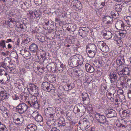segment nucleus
<instances>
[{
    "label": "nucleus",
    "mask_w": 131,
    "mask_h": 131,
    "mask_svg": "<svg viewBox=\"0 0 131 131\" xmlns=\"http://www.w3.org/2000/svg\"><path fill=\"white\" fill-rule=\"evenodd\" d=\"M28 108V106L25 103H20L16 107V111L20 114H22L26 112Z\"/></svg>",
    "instance_id": "nucleus-1"
},
{
    "label": "nucleus",
    "mask_w": 131,
    "mask_h": 131,
    "mask_svg": "<svg viewBox=\"0 0 131 131\" xmlns=\"http://www.w3.org/2000/svg\"><path fill=\"white\" fill-rule=\"evenodd\" d=\"M70 6L71 8L76 11L81 10L83 7L81 3L78 0H73Z\"/></svg>",
    "instance_id": "nucleus-2"
},
{
    "label": "nucleus",
    "mask_w": 131,
    "mask_h": 131,
    "mask_svg": "<svg viewBox=\"0 0 131 131\" xmlns=\"http://www.w3.org/2000/svg\"><path fill=\"white\" fill-rule=\"evenodd\" d=\"M13 122L16 125L21 124L23 122L24 119L21 115L15 113L13 116Z\"/></svg>",
    "instance_id": "nucleus-3"
},
{
    "label": "nucleus",
    "mask_w": 131,
    "mask_h": 131,
    "mask_svg": "<svg viewBox=\"0 0 131 131\" xmlns=\"http://www.w3.org/2000/svg\"><path fill=\"white\" fill-rule=\"evenodd\" d=\"M79 55H75L71 57V61L73 65L79 66L82 63L83 59L81 58H79Z\"/></svg>",
    "instance_id": "nucleus-4"
},
{
    "label": "nucleus",
    "mask_w": 131,
    "mask_h": 131,
    "mask_svg": "<svg viewBox=\"0 0 131 131\" xmlns=\"http://www.w3.org/2000/svg\"><path fill=\"white\" fill-rule=\"evenodd\" d=\"M95 116L96 119L101 124L103 125L106 123L107 124L108 122L105 116L101 115L98 113H96Z\"/></svg>",
    "instance_id": "nucleus-5"
},
{
    "label": "nucleus",
    "mask_w": 131,
    "mask_h": 131,
    "mask_svg": "<svg viewBox=\"0 0 131 131\" xmlns=\"http://www.w3.org/2000/svg\"><path fill=\"white\" fill-rule=\"evenodd\" d=\"M105 0H96L94 6L96 9L99 10L103 8L105 6Z\"/></svg>",
    "instance_id": "nucleus-6"
},
{
    "label": "nucleus",
    "mask_w": 131,
    "mask_h": 131,
    "mask_svg": "<svg viewBox=\"0 0 131 131\" xmlns=\"http://www.w3.org/2000/svg\"><path fill=\"white\" fill-rule=\"evenodd\" d=\"M116 71L119 75H129V68L127 67L124 68L123 69H120V67H118L116 69Z\"/></svg>",
    "instance_id": "nucleus-7"
},
{
    "label": "nucleus",
    "mask_w": 131,
    "mask_h": 131,
    "mask_svg": "<svg viewBox=\"0 0 131 131\" xmlns=\"http://www.w3.org/2000/svg\"><path fill=\"white\" fill-rule=\"evenodd\" d=\"M7 62L9 63L10 62V60L9 58L7 57L5 58L4 60V62H1L0 63V67H2L6 69H7L8 68H9V69L10 70V71L9 72V73H13V71H12V70L11 68H9L8 66L7 65Z\"/></svg>",
    "instance_id": "nucleus-8"
},
{
    "label": "nucleus",
    "mask_w": 131,
    "mask_h": 131,
    "mask_svg": "<svg viewBox=\"0 0 131 131\" xmlns=\"http://www.w3.org/2000/svg\"><path fill=\"white\" fill-rule=\"evenodd\" d=\"M20 4L21 8L24 9L29 8L31 6L30 0H26L25 2L20 1Z\"/></svg>",
    "instance_id": "nucleus-9"
},
{
    "label": "nucleus",
    "mask_w": 131,
    "mask_h": 131,
    "mask_svg": "<svg viewBox=\"0 0 131 131\" xmlns=\"http://www.w3.org/2000/svg\"><path fill=\"white\" fill-rule=\"evenodd\" d=\"M57 62L55 63L51 62L48 63L47 66L46 68L48 71L52 72L57 73V72L56 68V64L57 63Z\"/></svg>",
    "instance_id": "nucleus-10"
},
{
    "label": "nucleus",
    "mask_w": 131,
    "mask_h": 131,
    "mask_svg": "<svg viewBox=\"0 0 131 131\" xmlns=\"http://www.w3.org/2000/svg\"><path fill=\"white\" fill-rule=\"evenodd\" d=\"M56 61L57 62L56 64V70H58L59 72H62L64 70L65 66L59 60H56Z\"/></svg>",
    "instance_id": "nucleus-11"
},
{
    "label": "nucleus",
    "mask_w": 131,
    "mask_h": 131,
    "mask_svg": "<svg viewBox=\"0 0 131 131\" xmlns=\"http://www.w3.org/2000/svg\"><path fill=\"white\" fill-rule=\"evenodd\" d=\"M105 113L107 117L108 118L115 117L117 115L115 111L112 109H107L105 111Z\"/></svg>",
    "instance_id": "nucleus-12"
},
{
    "label": "nucleus",
    "mask_w": 131,
    "mask_h": 131,
    "mask_svg": "<svg viewBox=\"0 0 131 131\" xmlns=\"http://www.w3.org/2000/svg\"><path fill=\"white\" fill-rule=\"evenodd\" d=\"M116 62L117 65L119 66V67L124 66L125 65V59L123 56H118L116 60Z\"/></svg>",
    "instance_id": "nucleus-13"
},
{
    "label": "nucleus",
    "mask_w": 131,
    "mask_h": 131,
    "mask_svg": "<svg viewBox=\"0 0 131 131\" xmlns=\"http://www.w3.org/2000/svg\"><path fill=\"white\" fill-rule=\"evenodd\" d=\"M102 21L105 24L110 25L113 21V19L111 16H106L103 18Z\"/></svg>",
    "instance_id": "nucleus-14"
},
{
    "label": "nucleus",
    "mask_w": 131,
    "mask_h": 131,
    "mask_svg": "<svg viewBox=\"0 0 131 131\" xmlns=\"http://www.w3.org/2000/svg\"><path fill=\"white\" fill-rule=\"evenodd\" d=\"M83 103L86 105H88L89 103L90 99L88 94L86 93H83L82 94Z\"/></svg>",
    "instance_id": "nucleus-15"
},
{
    "label": "nucleus",
    "mask_w": 131,
    "mask_h": 131,
    "mask_svg": "<svg viewBox=\"0 0 131 131\" xmlns=\"http://www.w3.org/2000/svg\"><path fill=\"white\" fill-rule=\"evenodd\" d=\"M102 34L103 36L106 39H109L111 38L112 34V33L106 29H104L102 31Z\"/></svg>",
    "instance_id": "nucleus-16"
},
{
    "label": "nucleus",
    "mask_w": 131,
    "mask_h": 131,
    "mask_svg": "<svg viewBox=\"0 0 131 131\" xmlns=\"http://www.w3.org/2000/svg\"><path fill=\"white\" fill-rule=\"evenodd\" d=\"M38 88L35 85L31 84L30 86L29 89L31 91V94L35 95H37L39 94L38 92Z\"/></svg>",
    "instance_id": "nucleus-17"
},
{
    "label": "nucleus",
    "mask_w": 131,
    "mask_h": 131,
    "mask_svg": "<svg viewBox=\"0 0 131 131\" xmlns=\"http://www.w3.org/2000/svg\"><path fill=\"white\" fill-rule=\"evenodd\" d=\"M21 20V19L19 18L18 21H16L14 18H9L8 21V25L10 27H13L17 24V22H20Z\"/></svg>",
    "instance_id": "nucleus-18"
},
{
    "label": "nucleus",
    "mask_w": 131,
    "mask_h": 131,
    "mask_svg": "<svg viewBox=\"0 0 131 131\" xmlns=\"http://www.w3.org/2000/svg\"><path fill=\"white\" fill-rule=\"evenodd\" d=\"M21 54L23 57L28 59L30 58L31 55L29 52L26 49H22L20 51Z\"/></svg>",
    "instance_id": "nucleus-19"
},
{
    "label": "nucleus",
    "mask_w": 131,
    "mask_h": 131,
    "mask_svg": "<svg viewBox=\"0 0 131 131\" xmlns=\"http://www.w3.org/2000/svg\"><path fill=\"white\" fill-rule=\"evenodd\" d=\"M32 117L35 120L38 122H40L42 121L43 118L42 116L37 112L33 113L32 114Z\"/></svg>",
    "instance_id": "nucleus-20"
},
{
    "label": "nucleus",
    "mask_w": 131,
    "mask_h": 131,
    "mask_svg": "<svg viewBox=\"0 0 131 131\" xmlns=\"http://www.w3.org/2000/svg\"><path fill=\"white\" fill-rule=\"evenodd\" d=\"M0 110L3 116L5 118H7L9 116V111L5 107H1Z\"/></svg>",
    "instance_id": "nucleus-21"
},
{
    "label": "nucleus",
    "mask_w": 131,
    "mask_h": 131,
    "mask_svg": "<svg viewBox=\"0 0 131 131\" xmlns=\"http://www.w3.org/2000/svg\"><path fill=\"white\" fill-rule=\"evenodd\" d=\"M37 100L36 99H34L28 101V103L30 106L37 109L39 107V106Z\"/></svg>",
    "instance_id": "nucleus-22"
},
{
    "label": "nucleus",
    "mask_w": 131,
    "mask_h": 131,
    "mask_svg": "<svg viewBox=\"0 0 131 131\" xmlns=\"http://www.w3.org/2000/svg\"><path fill=\"white\" fill-rule=\"evenodd\" d=\"M116 28L118 30H120L124 28V24L123 21L119 20L117 21L115 24Z\"/></svg>",
    "instance_id": "nucleus-23"
},
{
    "label": "nucleus",
    "mask_w": 131,
    "mask_h": 131,
    "mask_svg": "<svg viewBox=\"0 0 131 131\" xmlns=\"http://www.w3.org/2000/svg\"><path fill=\"white\" fill-rule=\"evenodd\" d=\"M37 129V126L35 124L31 123L28 125L25 129V131H35Z\"/></svg>",
    "instance_id": "nucleus-24"
},
{
    "label": "nucleus",
    "mask_w": 131,
    "mask_h": 131,
    "mask_svg": "<svg viewBox=\"0 0 131 131\" xmlns=\"http://www.w3.org/2000/svg\"><path fill=\"white\" fill-rule=\"evenodd\" d=\"M41 58L40 59L39 58V60L38 62L40 63L44 62V61H47L48 60L46 58V52L42 50L41 52L40 53Z\"/></svg>",
    "instance_id": "nucleus-25"
},
{
    "label": "nucleus",
    "mask_w": 131,
    "mask_h": 131,
    "mask_svg": "<svg viewBox=\"0 0 131 131\" xmlns=\"http://www.w3.org/2000/svg\"><path fill=\"white\" fill-rule=\"evenodd\" d=\"M29 50L31 52L37 53L38 47L35 43H32L29 46Z\"/></svg>",
    "instance_id": "nucleus-26"
},
{
    "label": "nucleus",
    "mask_w": 131,
    "mask_h": 131,
    "mask_svg": "<svg viewBox=\"0 0 131 131\" xmlns=\"http://www.w3.org/2000/svg\"><path fill=\"white\" fill-rule=\"evenodd\" d=\"M85 68L87 72L89 73H93L94 71V68L89 63H86L85 65Z\"/></svg>",
    "instance_id": "nucleus-27"
},
{
    "label": "nucleus",
    "mask_w": 131,
    "mask_h": 131,
    "mask_svg": "<svg viewBox=\"0 0 131 131\" xmlns=\"http://www.w3.org/2000/svg\"><path fill=\"white\" fill-rule=\"evenodd\" d=\"M89 46H86V51L88 56L91 58H93L95 55V53L96 52H94L89 50Z\"/></svg>",
    "instance_id": "nucleus-28"
},
{
    "label": "nucleus",
    "mask_w": 131,
    "mask_h": 131,
    "mask_svg": "<svg viewBox=\"0 0 131 131\" xmlns=\"http://www.w3.org/2000/svg\"><path fill=\"white\" fill-rule=\"evenodd\" d=\"M111 82H115L117 80L116 73L113 71L111 72L110 75Z\"/></svg>",
    "instance_id": "nucleus-29"
},
{
    "label": "nucleus",
    "mask_w": 131,
    "mask_h": 131,
    "mask_svg": "<svg viewBox=\"0 0 131 131\" xmlns=\"http://www.w3.org/2000/svg\"><path fill=\"white\" fill-rule=\"evenodd\" d=\"M116 33H117L118 36H119L121 38H123L125 37L127 32L126 30H123L117 31Z\"/></svg>",
    "instance_id": "nucleus-30"
},
{
    "label": "nucleus",
    "mask_w": 131,
    "mask_h": 131,
    "mask_svg": "<svg viewBox=\"0 0 131 131\" xmlns=\"http://www.w3.org/2000/svg\"><path fill=\"white\" fill-rule=\"evenodd\" d=\"M124 122V120L122 119L118 120L116 122V125L118 127H124L125 126L123 124V123Z\"/></svg>",
    "instance_id": "nucleus-31"
},
{
    "label": "nucleus",
    "mask_w": 131,
    "mask_h": 131,
    "mask_svg": "<svg viewBox=\"0 0 131 131\" xmlns=\"http://www.w3.org/2000/svg\"><path fill=\"white\" fill-rule=\"evenodd\" d=\"M36 13L35 12L32 10H29L27 13V15L30 19H33L36 17Z\"/></svg>",
    "instance_id": "nucleus-32"
},
{
    "label": "nucleus",
    "mask_w": 131,
    "mask_h": 131,
    "mask_svg": "<svg viewBox=\"0 0 131 131\" xmlns=\"http://www.w3.org/2000/svg\"><path fill=\"white\" fill-rule=\"evenodd\" d=\"M0 96L1 97H2L4 99H8L10 95L9 93L6 92L4 90L0 94Z\"/></svg>",
    "instance_id": "nucleus-33"
},
{
    "label": "nucleus",
    "mask_w": 131,
    "mask_h": 131,
    "mask_svg": "<svg viewBox=\"0 0 131 131\" xmlns=\"http://www.w3.org/2000/svg\"><path fill=\"white\" fill-rule=\"evenodd\" d=\"M44 69L45 68L44 67L41 68L39 67H37V69L35 70L36 73L39 75H40L43 72Z\"/></svg>",
    "instance_id": "nucleus-34"
},
{
    "label": "nucleus",
    "mask_w": 131,
    "mask_h": 131,
    "mask_svg": "<svg viewBox=\"0 0 131 131\" xmlns=\"http://www.w3.org/2000/svg\"><path fill=\"white\" fill-rule=\"evenodd\" d=\"M124 19L127 25L130 26H131V17L129 16H125L124 17Z\"/></svg>",
    "instance_id": "nucleus-35"
},
{
    "label": "nucleus",
    "mask_w": 131,
    "mask_h": 131,
    "mask_svg": "<svg viewBox=\"0 0 131 131\" xmlns=\"http://www.w3.org/2000/svg\"><path fill=\"white\" fill-rule=\"evenodd\" d=\"M121 39L118 34L117 35V34H115L114 37V39L118 44L121 43L122 42Z\"/></svg>",
    "instance_id": "nucleus-36"
},
{
    "label": "nucleus",
    "mask_w": 131,
    "mask_h": 131,
    "mask_svg": "<svg viewBox=\"0 0 131 131\" xmlns=\"http://www.w3.org/2000/svg\"><path fill=\"white\" fill-rule=\"evenodd\" d=\"M49 114L50 115V117L49 118V121H47V123L50 124V123H51V124H53L55 121V120L53 118V114L51 113Z\"/></svg>",
    "instance_id": "nucleus-37"
},
{
    "label": "nucleus",
    "mask_w": 131,
    "mask_h": 131,
    "mask_svg": "<svg viewBox=\"0 0 131 131\" xmlns=\"http://www.w3.org/2000/svg\"><path fill=\"white\" fill-rule=\"evenodd\" d=\"M111 14L112 18H117L119 16V15L118 12L115 10H113L111 12Z\"/></svg>",
    "instance_id": "nucleus-38"
},
{
    "label": "nucleus",
    "mask_w": 131,
    "mask_h": 131,
    "mask_svg": "<svg viewBox=\"0 0 131 131\" xmlns=\"http://www.w3.org/2000/svg\"><path fill=\"white\" fill-rule=\"evenodd\" d=\"M79 35L82 37H85L87 35L88 31H83L81 29H79L78 31Z\"/></svg>",
    "instance_id": "nucleus-39"
},
{
    "label": "nucleus",
    "mask_w": 131,
    "mask_h": 131,
    "mask_svg": "<svg viewBox=\"0 0 131 131\" xmlns=\"http://www.w3.org/2000/svg\"><path fill=\"white\" fill-rule=\"evenodd\" d=\"M105 43L103 41H99L97 43V46L98 48L101 50L104 45H105Z\"/></svg>",
    "instance_id": "nucleus-40"
},
{
    "label": "nucleus",
    "mask_w": 131,
    "mask_h": 131,
    "mask_svg": "<svg viewBox=\"0 0 131 131\" xmlns=\"http://www.w3.org/2000/svg\"><path fill=\"white\" fill-rule=\"evenodd\" d=\"M0 48L7 49L6 45V41L5 40H1L0 41Z\"/></svg>",
    "instance_id": "nucleus-41"
},
{
    "label": "nucleus",
    "mask_w": 131,
    "mask_h": 131,
    "mask_svg": "<svg viewBox=\"0 0 131 131\" xmlns=\"http://www.w3.org/2000/svg\"><path fill=\"white\" fill-rule=\"evenodd\" d=\"M65 123V122L64 119H63L62 120H60L58 122V126L61 127H64L66 125Z\"/></svg>",
    "instance_id": "nucleus-42"
},
{
    "label": "nucleus",
    "mask_w": 131,
    "mask_h": 131,
    "mask_svg": "<svg viewBox=\"0 0 131 131\" xmlns=\"http://www.w3.org/2000/svg\"><path fill=\"white\" fill-rule=\"evenodd\" d=\"M89 124V123L88 122H86V121L83 122L82 126L83 130L87 129L89 128V126H88V125Z\"/></svg>",
    "instance_id": "nucleus-43"
},
{
    "label": "nucleus",
    "mask_w": 131,
    "mask_h": 131,
    "mask_svg": "<svg viewBox=\"0 0 131 131\" xmlns=\"http://www.w3.org/2000/svg\"><path fill=\"white\" fill-rule=\"evenodd\" d=\"M49 28H47V29L49 30H52L54 31H56L57 30V28L56 26V25H54V24H53L49 26Z\"/></svg>",
    "instance_id": "nucleus-44"
},
{
    "label": "nucleus",
    "mask_w": 131,
    "mask_h": 131,
    "mask_svg": "<svg viewBox=\"0 0 131 131\" xmlns=\"http://www.w3.org/2000/svg\"><path fill=\"white\" fill-rule=\"evenodd\" d=\"M7 129L5 125L0 122V131H7Z\"/></svg>",
    "instance_id": "nucleus-45"
},
{
    "label": "nucleus",
    "mask_w": 131,
    "mask_h": 131,
    "mask_svg": "<svg viewBox=\"0 0 131 131\" xmlns=\"http://www.w3.org/2000/svg\"><path fill=\"white\" fill-rule=\"evenodd\" d=\"M32 35L35 36L36 38H37L39 36V33L38 32V30L36 29H32Z\"/></svg>",
    "instance_id": "nucleus-46"
},
{
    "label": "nucleus",
    "mask_w": 131,
    "mask_h": 131,
    "mask_svg": "<svg viewBox=\"0 0 131 131\" xmlns=\"http://www.w3.org/2000/svg\"><path fill=\"white\" fill-rule=\"evenodd\" d=\"M101 50L104 52H107L109 51V48L106 45L105 43L102 49H101Z\"/></svg>",
    "instance_id": "nucleus-47"
},
{
    "label": "nucleus",
    "mask_w": 131,
    "mask_h": 131,
    "mask_svg": "<svg viewBox=\"0 0 131 131\" xmlns=\"http://www.w3.org/2000/svg\"><path fill=\"white\" fill-rule=\"evenodd\" d=\"M44 23L46 26L51 25L53 24H54V22L51 20H45L44 21Z\"/></svg>",
    "instance_id": "nucleus-48"
},
{
    "label": "nucleus",
    "mask_w": 131,
    "mask_h": 131,
    "mask_svg": "<svg viewBox=\"0 0 131 131\" xmlns=\"http://www.w3.org/2000/svg\"><path fill=\"white\" fill-rule=\"evenodd\" d=\"M107 85H106L104 83H103L101 84V92H100L101 94H102L103 93V92L102 91V89L103 90L104 92V89L106 90L107 88Z\"/></svg>",
    "instance_id": "nucleus-49"
},
{
    "label": "nucleus",
    "mask_w": 131,
    "mask_h": 131,
    "mask_svg": "<svg viewBox=\"0 0 131 131\" xmlns=\"http://www.w3.org/2000/svg\"><path fill=\"white\" fill-rule=\"evenodd\" d=\"M122 5L120 4H118L116 6L115 10V11L117 12H120L122 10Z\"/></svg>",
    "instance_id": "nucleus-50"
},
{
    "label": "nucleus",
    "mask_w": 131,
    "mask_h": 131,
    "mask_svg": "<svg viewBox=\"0 0 131 131\" xmlns=\"http://www.w3.org/2000/svg\"><path fill=\"white\" fill-rule=\"evenodd\" d=\"M89 49H90L91 50H90L93 51L94 52H96V46L94 44H92L90 46Z\"/></svg>",
    "instance_id": "nucleus-51"
},
{
    "label": "nucleus",
    "mask_w": 131,
    "mask_h": 131,
    "mask_svg": "<svg viewBox=\"0 0 131 131\" xmlns=\"http://www.w3.org/2000/svg\"><path fill=\"white\" fill-rule=\"evenodd\" d=\"M49 85H50V84L49 82H43L42 84V88L44 90Z\"/></svg>",
    "instance_id": "nucleus-52"
},
{
    "label": "nucleus",
    "mask_w": 131,
    "mask_h": 131,
    "mask_svg": "<svg viewBox=\"0 0 131 131\" xmlns=\"http://www.w3.org/2000/svg\"><path fill=\"white\" fill-rule=\"evenodd\" d=\"M100 67H96V72L99 75H101L102 74V69Z\"/></svg>",
    "instance_id": "nucleus-53"
},
{
    "label": "nucleus",
    "mask_w": 131,
    "mask_h": 131,
    "mask_svg": "<svg viewBox=\"0 0 131 131\" xmlns=\"http://www.w3.org/2000/svg\"><path fill=\"white\" fill-rule=\"evenodd\" d=\"M80 106H79V107H78L77 106H75L73 109V112L75 114L77 113H79L80 112V110L79 108Z\"/></svg>",
    "instance_id": "nucleus-54"
},
{
    "label": "nucleus",
    "mask_w": 131,
    "mask_h": 131,
    "mask_svg": "<svg viewBox=\"0 0 131 131\" xmlns=\"http://www.w3.org/2000/svg\"><path fill=\"white\" fill-rule=\"evenodd\" d=\"M85 82H93V81L92 80V78L91 77L87 76L85 78Z\"/></svg>",
    "instance_id": "nucleus-55"
},
{
    "label": "nucleus",
    "mask_w": 131,
    "mask_h": 131,
    "mask_svg": "<svg viewBox=\"0 0 131 131\" xmlns=\"http://www.w3.org/2000/svg\"><path fill=\"white\" fill-rule=\"evenodd\" d=\"M79 77L80 76L77 77L74 76V77H73V82H77V81L78 82H80L82 81H81L80 78Z\"/></svg>",
    "instance_id": "nucleus-56"
},
{
    "label": "nucleus",
    "mask_w": 131,
    "mask_h": 131,
    "mask_svg": "<svg viewBox=\"0 0 131 131\" xmlns=\"http://www.w3.org/2000/svg\"><path fill=\"white\" fill-rule=\"evenodd\" d=\"M117 93H118L119 94H120V95L119 96H118L119 98H121V96H123L125 97V96L123 94V91L122 90L119 89Z\"/></svg>",
    "instance_id": "nucleus-57"
},
{
    "label": "nucleus",
    "mask_w": 131,
    "mask_h": 131,
    "mask_svg": "<svg viewBox=\"0 0 131 131\" xmlns=\"http://www.w3.org/2000/svg\"><path fill=\"white\" fill-rule=\"evenodd\" d=\"M19 26L21 28V31H24L26 30H25V27H26V25L25 24H20Z\"/></svg>",
    "instance_id": "nucleus-58"
},
{
    "label": "nucleus",
    "mask_w": 131,
    "mask_h": 131,
    "mask_svg": "<svg viewBox=\"0 0 131 131\" xmlns=\"http://www.w3.org/2000/svg\"><path fill=\"white\" fill-rule=\"evenodd\" d=\"M79 72V71H78V70H77L74 71L72 73V74L73 75V77H74V76H75L77 77L80 76V75L79 74L78 72Z\"/></svg>",
    "instance_id": "nucleus-59"
},
{
    "label": "nucleus",
    "mask_w": 131,
    "mask_h": 131,
    "mask_svg": "<svg viewBox=\"0 0 131 131\" xmlns=\"http://www.w3.org/2000/svg\"><path fill=\"white\" fill-rule=\"evenodd\" d=\"M120 82H128V80L126 79L124 77H121L119 79Z\"/></svg>",
    "instance_id": "nucleus-60"
},
{
    "label": "nucleus",
    "mask_w": 131,
    "mask_h": 131,
    "mask_svg": "<svg viewBox=\"0 0 131 131\" xmlns=\"http://www.w3.org/2000/svg\"><path fill=\"white\" fill-rule=\"evenodd\" d=\"M34 3L37 6H38L41 4L42 3V0H34Z\"/></svg>",
    "instance_id": "nucleus-61"
},
{
    "label": "nucleus",
    "mask_w": 131,
    "mask_h": 131,
    "mask_svg": "<svg viewBox=\"0 0 131 131\" xmlns=\"http://www.w3.org/2000/svg\"><path fill=\"white\" fill-rule=\"evenodd\" d=\"M26 72L25 69L22 68L20 69L19 73L22 75L24 74Z\"/></svg>",
    "instance_id": "nucleus-62"
},
{
    "label": "nucleus",
    "mask_w": 131,
    "mask_h": 131,
    "mask_svg": "<svg viewBox=\"0 0 131 131\" xmlns=\"http://www.w3.org/2000/svg\"><path fill=\"white\" fill-rule=\"evenodd\" d=\"M99 67H102L104 63V61L100 59L98 60Z\"/></svg>",
    "instance_id": "nucleus-63"
},
{
    "label": "nucleus",
    "mask_w": 131,
    "mask_h": 131,
    "mask_svg": "<svg viewBox=\"0 0 131 131\" xmlns=\"http://www.w3.org/2000/svg\"><path fill=\"white\" fill-rule=\"evenodd\" d=\"M108 91L111 93H112L113 95L115 94L116 92L115 88H113V87H111L109 90Z\"/></svg>",
    "instance_id": "nucleus-64"
}]
</instances>
